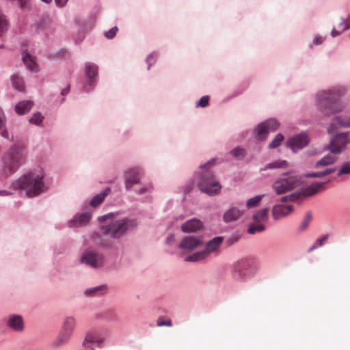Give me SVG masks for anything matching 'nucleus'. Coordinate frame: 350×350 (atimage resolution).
Masks as SVG:
<instances>
[{"label": "nucleus", "mask_w": 350, "mask_h": 350, "mask_svg": "<svg viewBox=\"0 0 350 350\" xmlns=\"http://www.w3.org/2000/svg\"><path fill=\"white\" fill-rule=\"evenodd\" d=\"M264 124L266 125V127L267 128V130L269 132H273L278 129L279 126L278 122L273 118L265 120V122H262Z\"/></svg>", "instance_id": "obj_41"}, {"label": "nucleus", "mask_w": 350, "mask_h": 350, "mask_svg": "<svg viewBox=\"0 0 350 350\" xmlns=\"http://www.w3.org/2000/svg\"><path fill=\"white\" fill-rule=\"evenodd\" d=\"M13 87L18 91H23L25 89V84L23 79L17 75H14L11 77Z\"/></svg>", "instance_id": "obj_34"}, {"label": "nucleus", "mask_w": 350, "mask_h": 350, "mask_svg": "<svg viewBox=\"0 0 350 350\" xmlns=\"http://www.w3.org/2000/svg\"><path fill=\"white\" fill-rule=\"evenodd\" d=\"M230 154L238 160H241L246 156V150L241 147H236L230 152Z\"/></svg>", "instance_id": "obj_37"}, {"label": "nucleus", "mask_w": 350, "mask_h": 350, "mask_svg": "<svg viewBox=\"0 0 350 350\" xmlns=\"http://www.w3.org/2000/svg\"><path fill=\"white\" fill-rule=\"evenodd\" d=\"M43 120V115L40 111H37L33 113L31 117L29 119V123L40 126L42 125Z\"/></svg>", "instance_id": "obj_35"}, {"label": "nucleus", "mask_w": 350, "mask_h": 350, "mask_svg": "<svg viewBox=\"0 0 350 350\" xmlns=\"http://www.w3.org/2000/svg\"><path fill=\"white\" fill-rule=\"evenodd\" d=\"M10 28V22L8 16L0 8V37L3 36Z\"/></svg>", "instance_id": "obj_28"}, {"label": "nucleus", "mask_w": 350, "mask_h": 350, "mask_svg": "<svg viewBox=\"0 0 350 350\" xmlns=\"http://www.w3.org/2000/svg\"><path fill=\"white\" fill-rule=\"evenodd\" d=\"M157 57L158 54L156 52L151 53L147 56L146 62L148 64V70H150V66L152 65V63L155 62Z\"/></svg>", "instance_id": "obj_44"}, {"label": "nucleus", "mask_w": 350, "mask_h": 350, "mask_svg": "<svg viewBox=\"0 0 350 350\" xmlns=\"http://www.w3.org/2000/svg\"><path fill=\"white\" fill-rule=\"evenodd\" d=\"M208 96H202L196 103L197 107H206L208 105Z\"/></svg>", "instance_id": "obj_46"}, {"label": "nucleus", "mask_w": 350, "mask_h": 350, "mask_svg": "<svg viewBox=\"0 0 350 350\" xmlns=\"http://www.w3.org/2000/svg\"><path fill=\"white\" fill-rule=\"evenodd\" d=\"M309 137L306 132H301L288 139L286 146L291 148L293 152L306 147L309 144Z\"/></svg>", "instance_id": "obj_11"}, {"label": "nucleus", "mask_w": 350, "mask_h": 350, "mask_svg": "<svg viewBox=\"0 0 350 350\" xmlns=\"http://www.w3.org/2000/svg\"><path fill=\"white\" fill-rule=\"evenodd\" d=\"M157 325L159 326V327H161V326H163V325H166V326L170 327V326L172 325V321L170 319H168L167 321H162L161 319H159L157 321Z\"/></svg>", "instance_id": "obj_52"}, {"label": "nucleus", "mask_w": 350, "mask_h": 350, "mask_svg": "<svg viewBox=\"0 0 350 350\" xmlns=\"http://www.w3.org/2000/svg\"><path fill=\"white\" fill-rule=\"evenodd\" d=\"M224 240V238L222 237H213L211 241H223Z\"/></svg>", "instance_id": "obj_64"}, {"label": "nucleus", "mask_w": 350, "mask_h": 350, "mask_svg": "<svg viewBox=\"0 0 350 350\" xmlns=\"http://www.w3.org/2000/svg\"><path fill=\"white\" fill-rule=\"evenodd\" d=\"M328 182L329 180L327 182H314L305 188H301L289 195L282 196L280 198V202H294L301 197L312 196L322 189Z\"/></svg>", "instance_id": "obj_8"}, {"label": "nucleus", "mask_w": 350, "mask_h": 350, "mask_svg": "<svg viewBox=\"0 0 350 350\" xmlns=\"http://www.w3.org/2000/svg\"><path fill=\"white\" fill-rule=\"evenodd\" d=\"M44 173L42 168L34 169L12 182L14 190L24 189L29 197H34L46 190L43 179Z\"/></svg>", "instance_id": "obj_3"}, {"label": "nucleus", "mask_w": 350, "mask_h": 350, "mask_svg": "<svg viewBox=\"0 0 350 350\" xmlns=\"http://www.w3.org/2000/svg\"><path fill=\"white\" fill-rule=\"evenodd\" d=\"M268 211L267 208H264L258 211L256 213L253 215V219L257 223L260 224L262 222H266L268 219Z\"/></svg>", "instance_id": "obj_32"}, {"label": "nucleus", "mask_w": 350, "mask_h": 350, "mask_svg": "<svg viewBox=\"0 0 350 350\" xmlns=\"http://www.w3.org/2000/svg\"><path fill=\"white\" fill-rule=\"evenodd\" d=\"M293 211L292 205H274L272 208V215L275 219H280L285 216H287Z\"/></svg>", "instance_id": "obj_16"}, {"label": "nucleus", "mask_w": 350, "mask_h": 350, "mask_svg": "<svg viewBox=\"0 0 350 350\" xmlns=\"http://www.w3.org/2000/svg\"><path fill=\"white\" fill-rule=\"evenodd\" d=\"M118 212H110L98 217L100 224L99 232L111 239H120L126 233L137 228L139 221L137 219L124 218L113 221Z\"/></svg>", "instance_id": "obj_2"}, {"label": "nucleus", "mask_w": 350, "mask_h": 350, "mask_svg": "<svg viewBox=\"0 0 350 350\" xmlns=\"http://www.w3.org/2000/svg\"><path fill=\"white\" fill-rule=\"evenodd\" d=\"M96 340V334L88 333L86 334L82 343L81 350H94L93 345Z\"/></svg>", "instance_id": "obj_30"}, {"label": "nucleus", "mask_w": 350, "mask_h": 350, "mask_svg": "<svg viewBox=\"0 0 350 350\" xmlns=\"http://www.w3.org/2000/svg\"><path fill=\"white\" fill-rule=\"evenodd\" d=\"M204 228L203 222L196 217L190 219L181 225V230L185 233H195Z\"/></svg>", "instance_id": "obj_15"}, {"label": "nucleus", "mask_w": 350, "mask_h": 350, "mask_svg": "<svg viewBox=\"0 0 350 350\" xmlns=\"http://www.w3.org/2000/svg\"><path fill=\"white\" fill-rule=\"evenodd\" d=\"M312 217L311 213L308 212L305 215L304 219H302V221L299 225V230H306L308 227L309 224L312 220Z\"/></svg>", "instance_id": "obj_42"}, {"label": "nucleus", "mask_w": 350, "mask_h": 350, "mask_svg": "<svg viewBox=\"0 0 350 350\" xmlns=\"http://www.w3.org/2000/svg\"><path fill=\"white\" fill-rule=\"evenodd\" d=\"M342 174H350V161L342 164L340 170L337 172V176Z\"/></svg>", "instance_id": "obj_43"}, {"label": "nucleus", "mask_w": 350, "mask_h": 350, "mask_svg": "<svg viewBox=\"0 0 350 350\" xmlns=\"http://www.w3.org/2000/svg\"><path fill=\"white\" fill-rule=\"evenodd\" d=\"M215 159L213 158V159H210L209 161H208L207 162H206L205 163L200 165V168H201V169L208 168L211 166H213L215 165Z\"/></svg>", "instance_id": "obj_50"}, {"label": "nucleus", "mask_w": 350, "mask_h": 350, "mask_svg": "<svg viewBox=\"0 0 350 350\" xmlns=\"http://www.w3.org/2000/svg\"><path fill=\"white\" fill-rule=\"evenodd\" d=\"M182 241H198V239H196L194 237H185Z\"/></svg>", "instance_id": "obj_63"}, {"label": "nucleus", "mask_w": 350, "mask_h": 350, "mask_svg": "<svg viewBox=\"0 0 350 350\" xmlns=\"http://www.w3.org/2000/svg\"><path fill=\"white\" fill-rule=\"evenodd\" d=\"M336 121L340 123L343 127H349L350 128V117L348 118L347 120L345 121V122H342V121H340V117H336Z\"/></svg>", "instance_id": "obj_56"}, {"label": "nucleus", "mask_w": 350, "mask_h": 350, "mask_svg": "<svg viewBox=\"0 0 350 350\" xmlns=\"http://www.w3.org/2000/svg\"><path fill=\"white\" fill-rule=\"evenodd\" d=\"M286 180L288 181V186L290 191L301 186L303 183L301 177L297 175L290 176L286 178Z\"/></svg>", "instance_id": "obj_31"}, {"label": "nucleus", "mask_w": 350, "mask_h": 350, "mask_svg": "<svg viewBox=\"0 0 350 350\" xmlns=\"http://www.w3.org/2000/svg\"><path fill=\"white\" fill-rule=\"evenodd\" d=\"M336 171V168H327L325 170L316 172H310L305 175L308 178H322L327 175H329Z\"/></svg>", "instance_id": "obj_33"}, {"label": "nucleus", "mask_w": 350, "mask_h": 350, "mask_svg": "<svg viewBox=\"0 0 350 350\" xmlns=\"http://www.w3.org/2000/svg\"><path fill=\"white\" fill-rule=\"evenodd\" d=\"M349 143L350 131L336 133L330 139L326 149L333 154H340Z\"/></svg>", "instance_id": "obj_9"}, {"label": "nucleus", "mask_w": 350, "mask_h": 350, "mask_svg": "<svg viewBox=\"0 0 350 350\" xmlns=\"http://www.w3.org/2000/svg\"><path fill=\"white\" fill-rule=\"evenodd\" d=\"M336 158L329 154H327L317 161L314 164V168H321L334 164Z\"/></svg>", "instance_id": "obj_27"}, {"label": "nucleus", "mask_w": 350, "mask_h": 350, "mask_svg": "<svg viewBox=\"0 0 350 350\" xmlns=\"http://www.w3.org/2000/svg\"><path fill=\"white\" fill-rule=\"evenodd\" d=\"M142 173V169L139 167H131L125 171L124 184L127 191L131 190L133 185L140 183Z\"/></svg>", "instance_id": "obj_12"}, {"label": "nucleus", "mask_w": 350, "mask_h": 350, "mask_svg": "<svg viewBox=\"0 0 350 350\" xmlns=\"http://www.w3.org/2000/svg\"><path fill=\"white\" fill-rule=\"evenodd\" d=\"M347 92V87L340 84L318 92L315 98L317 109L325 116L341 111L343 105L340 98L346 94Z\"/></svg>", "instance_id": "obj_1"}, {"label": "nucleus", "mask_w": 350, "mask_h": 350, "mask_svg": "<svg viewBox=\"0 0 350 350\" xmlns=\"http://www.w3.org/2000/svg\"><path fill=\"white\" fill-rule=\"evenodd\" d=\"M22 59L26 68L29 70L34 72H36L39 70L38 66L34 61L33 57L29 55V53L24 52L23 53Z\"/></svg>", "instance_id": "obj_23"}, {"label": "nucleus", "mask_w": 350, "mask_h": 350, "mask_svg": "<svg viewBox=\"0 0 350 350\" xmlns=\"http://www.w3.org/2000/svg\"><path fill=\"white\" fill-rule=\"evenodd\" d=\"M111 190L109 187H106L105 189L101 191L98 194L94 196L90 201V205L92 207H96L100 205L105 200L106 196L109 195Z\"/></svg>", "instance_id": "obj_19"}, {"label": "nucleus", "mask_w": 350, "mask_h": 350, "mask_svg": "<svg viewBox=\"0 0 350 350\" xmlns=\"http://www.w3.org/2000/svg\"><path fill=\"white\" fill-rule=\"evenodd\" d=\"M107 290L106 286H98L96 287L88 288L85 291V293L86 295H96L99 294H103Z\"/></svg>", "instance_id": "obj_38"}, {"label": "nucleus", "mask_w": 350, "mask_h": 350, "mask_svg": "<svg viewBox=\"0 0 350 350\" xmlns=\"http://www.w3.org/2000/svg\"><path fill=\"white\" fill-rule=\"evenodd\" d=\"M233 276L238 280L245 281L253 277L257 272V265L252 259L242 258L231 265Z\"/></svg>", "instance_id": "obj_6"}, {"label": "nucleus", "mask_w": 350, "mask_h": 350, "mask_svg": "<svg viewBox=\"0 0 350 350\" xmlns=\"http://www.w3.org/2000/svg\"><path fill=\"white\" fill-rule=\"evenodd\" d=\"M346 21L345 18H341V22L338 24V27L342 29V28L345 26Z\"/></svg>", "instance_id": "obj_62"}, {"label": "nucleus", "mask_w": 350, "mask_h": 350, "mask_svg": "<svg viewBox=\"0 0 350 350\" xmlns=\"http://www.w3.org/2000/svg\"><path fill=\"white\" fill-rule=\"evenodd\" d=\"M150 190H151V187H142L136 193L137 194L142 195V194L145 193L146 192L150 191Z\"/></svg>", "instance_id": "obj_58"}, {"label": "nucleus", "mask_w": 350, "mask_h": 350, "mask_svg": "<svg viewBox=\"0 0 350 350\" xmlns=\"http://www.w3.org/2000/svg\"><path fill=\"white\" fill-rule=\"evenodd\" d=\"M72 334V333L71 332L62 327L58 337L54 342L55 345L59 347L66 344L69 341Z\"/></svg>", "instance_id": "obj_25"}, {"label": "nucleus", "mask_w": 350, "mask_h": 350, "mask_svg": "<svg viewBox=\"0 0 350 350\" xmlns=\"http://www.w3.org/2000/svg\"><path fill=\"white\" fill-rule=\"evenodd\" d=\"M84 72L88 81L83 86V90L86 92H90L95 88L97 84L96 78L98 74V67L94 63L87 62L85 64Z\"/></svg>", "instance_id": "obj_10"}, {"label": "nucleus", "mask_w": 350, "mask_h": 350, "mask_svg": "<svg viewBox=\"0 0 350 350\" xmlns=\"http://www.w3.org/2000/svg\"><path fill=\"white\" fill-rule=\"evenodd\" d=\"M262 195H257L250 198L246 203L247 207L251 208L257 206L262 200Z\"/></svg>", "instance_id": "obj_40"}, {"label": "nucleus", "mask_w": 350, "mask_h": 350, "mask_svg": "<svg viewBox=\"0 0 350 350\" xmlns=\"http://www.w3.org/2000/svg\"><path fill=\"white\" fill-rule=\"evenodd\" d=\"M324 40L325 38L320 36H317L313 39L312 44L315 45H319L322 44L324 42Z\"/></svg>", "instance_id": "obj_55"}, {"label": "nucleus", "mask_w": 350, "mask_h": 350, "mask_svg": "<svg viewBox=\"0 0 350 350\" xmlns=\"http://www.w3.org/2000/svg\"><path fill=\"white\" fill-rule=\"evenodd\" d=\"M70 91V85L68 84L66 88H64L61 94L62 96H66Z\"/></svg>", "instance_id": "obj_60"}, {"label": "nucleus", "mask_w": 350, "mask_h": 350, "mask_svg": "<svg viewBox=\"0 0 350 350\" xmlns=\"http://www.w3.org/2000/svg\"><path fill=\"white\" fill-rule=\"evenodd\" d=\"M81 261L93 268H98L103 265V256L96 252L86 250L82 255Z\"/></svg>", "instance_id": "obj_13"}, {"label": "nucleus", "mask_w": 350, "mask_h": 350, "mask_svg": "<svg viewBox=\"0 0 350 350\" xmlns=\"http://www.w3.org/2000/svg\"><path fill=\"white\" fill-rule=\"evenodd\" d=\"M6 118L5 113L1 108H0V135L4 139L13 141L14 138L12 136L11 139H10L9 133L7 130L6 125Z\"/></svg>", "instance_id": "obj_24"}, {"label": "nucleus", "mask_w": 350, "mask_h": 350, "mask_svg": "<svg viewBox=\"0 0 350 350\" xmlns=\"http://www.w3.org/2000/svg\"><path fill=\"white\" fill-rule=\"evenodd\" d=\"M8 325L16 332H21L23 329V321L21 316L13 315L8 321Z\"/></svg>", "instance_id": "obj_20"}, {"label": "nucleus", "mask_w": 350, "mask_h": 350, "mask_svg": "<svg viewBox=\"0 0 350 350\" xmlns=\"http://www.w3.org/2000/svg\"><path fill=\"white\" fill-rule=\"evenodd\" d=\"M346 24L345 26H344L342 28V31H345L348 29H350V14L347 16V18H345Z\"/></svg>", "instance_id": "obj_57"}, {"label": "nucleus", "mask_w": 350, "mask_h": 350, "mask_svg": "<svg viewBox=\"0 0 350 350\" xmlns=\"http://www.w3.org/2000/svg\"><path fill=\"white\" fill-rule=\"evenodd\" d=\"M16 190H14L12 187V183L10 185V190H0V196H11L14 193Z\"/></svg>", "instance_id": "obj_49"}, {"label": "nucleus", "mask_w": 350, "mask_h": 350, "mask_svg": "<svg viewBox=\"0 0 350 350\" xmlns=\"http://www.w3.org/2000/svg\"><path fill=\"white\" fill-rule=\"evenodd\" d=\"M55 5L57 8H62L65 7L68 1V0H54Z\"/></svg>", "instance_id": "obj_54"}, {"label": "nucleus", "mask_w": 350, "mask_h": 350, "mask_svg": "<svg viewBox=\"0 0 350 350\" xmlns=\"http://www.w3.org/2000/svg\"><path fill=\"white\" fill-rule=\"evenodd\" d=\"M342 32L343 31H342V29L340 31H338L335 28H333L331 31V36H332V37L335 38V37L339 36Z\"/></svg>", "instance_id": "obj_59"}, {"label": "nucleus", "mask_w": 350, "mask_h": 350, "mask_svg": "<svg viewBox=\"0 0 350 350\" xmlns=\"http://www.w3.org/2000/svg\"><path fill=\"white\" fill-rule=\"evenodd\" d=\"M26 153L21 146L12 145L0 158V180L16 172L24 163Z\"/></svg>", "instance_id": "obj_4"}, {"label": "nucleus", "mask_w": 350, "mask_h": 350, "mask_svg": "<svg viewBox=\"0 0 350 350\" xmlns=\"http://www.w3.org/2000/svg\"><path fill=\"white\" fill-rule=\"evenodd\" d=\"M104 341V339L102 338H99L96 335V340H94V344L100 345L103 343Z\"/></svg>", "instance_id": "obj_61"}, {"label": "nucleus", "mask_w": 350, "mask_h": 350, "mask_svg": "<svg viewBox=\"0 0 350 350\" xmlns=\"http://www.w3.org/2000/svg\"><path fill=\"white\" fill-rule=\"evenodd\" d=\"M118 31V27H113L111 28L109 31L105 32V36L108 39H112L113 38Z\"/></svg>", "instance_id": "obj_48"}, {"label": "nucleus", "mask_w": 350, "mask_h": 350, "mask_svg": "<svg viewBox=\"0 0 350 350\" xmlns=\"http://www.w3.org/2000/svg\"><path fill=\"white\" fill-rule=\"evenodd\" d=\"M265 226L262 224H258L256 226H251L247 229L249 234H254L256 232H261L264 230Z\"/></svg>", "instance_id": "obj_45"}, {"label": "nucleus", "mask_w": 350, "mask_h": 350, "mask_svg": "<svg viewBox=\"0 0 350 350\" xmlns=\"http://www.w3.org/2000/svg\"><path fill=\"white\" fill-rule=\"evenodd\" d=\"M75 319L72 317H68L65 319L63 323L62 328L68 331H70L72 333L75 329Z\"/></svg>", "instance_id": "obj_36"}, {"label": "nucleus", "mask_w": 350, "mask_h": 350, "mask_svg": "<svg viewBox=\"0 0 350 350\" xmlns=\"http://www.w3.org/2000/svg\"><path fill=\"white\" fill-rule=\"evenodd\" d=\"M328 239H336V234L334 232H329L319 237L317 241H326Z\"/></svg>", "instance_id": "obj_47"}, {"label": "nucleus", "mask_w": 350, "mask_h": 350, "mask_svg": "<svg viewBox=\"0 0 350 350\" xmlns=\"http://www.w3.org/2000/svg\"><path fill=\"white\" fill-rule=\"evenodd\" d=\"M33 106L31 100H22L18 102L14 107L15 112L19 115H25L30 111Z\"/></svg>", "instance_id": "obj_18"}, {"label": "nucleus", "mask_w": 350, "mask_h": 350, "mask_svg": "<svg viewBox=\"0 0 350 350\" xmlns=\"http://www.w3.org/2000/svg\"><path fill=\"white\" fill-rule=\"evenodd\" d=\"M91 218L90 212L78 213L68 221L66 225L70 228H83L88 226Z\"/></svg>", "instance_id": "obj_14"}, {"label": "nucleus", "mask_w": 350, "mask_h": 350, "mask_svg": "<svg viewBox=\"0 0 350 350\" xmlns=\"http://www.w3.org/2000/svg\"><path fill=\"white\" fill-rule=\"evenodd\" d=\"M194 183L193 181L186 184L184 187V193L186 195L189 193L193 188Z\"/></svg>", "instance_id": "obj_53"}, {"label": "nucleus", "mask_w": 350, "mask_h": 350, "mask_svg": "<svg viewBox=\"0 0 350 350\" xmlns=\"http://www.w3.org/2000/svg\"><path fill=\"white\" fill-rule=\"evenodd\" d=\"M288 163L286 160L278 159L267 164L264 167L260 170V172L267 170L282 169L286 168Z\"/></svg>", "instance_id": "obj_29"}, {"label": "nucleus", "mask_w": 350, "mask_h": 350, "mask_svg": "<svg viewBox=\"0 0 350 350\" xmlns=\"http://www.w3.org/2000/svg\"><path fill=\"white\" fill-rule=\"evenodd\" d=\"M284 137L282 133H278L273 139L269 143L268 147L270 149H273L279 147L284 140Z\"/></svg>", "instance_id": "obj_39"}, {"label": "nucleus", "mask_w": 350, "mask_h": 350, "mask_svg": "<svg viewBox=\"0 0 350 350\" xmlns=\"http://www.w3.org/2000/svg\"><path fill=\"white\" fill-rule=\"evenodd\" d=\"M198 186L202 192L209 196L219 194L221 189V185L211 171H204L200 174Z\"/></svg>", "instance_id": "obj_7"}, {"label": "nucleus", "mask_w": 350, "mask_h": 350, "mask_svg": "<svg viewBox=\"0 0 350 350\" xmlns=\"http://www.w3.org/2000/svg\"><path fill=\"white\" fill-rule=\"evenodd\" d=\"M49 25V21L44 18H40L38 22L31 26L32 29L37 33L46 34V29Z\"/></svg>", "instance_id": "obj_26"}, {"label": "nucleus", "mask_w": 350, "mask_h": 350, "mask_svg": "<svg viewBox=\"0 0 350 350\" xmlns=\"http://www.w3.org/2000/svg\"><path fill=\"white\" fill-rule=\"evenodd\" d=\"M21 9H27L29 7V0H17Z\"/></svg>", "instance_id": "obj_51"}, {"label": "nucleus", "mask_w": 350, "mask_h": 350, "mask_svg": "<svg viewBox=\"0 0 350 350\" xmlns=\"http://www.w3.org/2000/svg\"><path fill=\"white\" fill-rule=\"evenodd\" d=\"M269 132L263 122L258 124L254 131L255 138L258 141H264L266 139Z\"/></svg>", "instance_id": "obj_22"}, {"label": "nucleus", "mask_w": 350, "mask_h": 350, "mask_svg": "<svg viewBox=\"0 0 350 350\" xmlns=\"http://www.w3.org/2000/svg\"><path fill=\"white\" fill-rule=\"evenodd\" d=\"M221 242H180L179 247L188 251L196 250L187 256L185 260L196 262L205 258L209 254L217 252Z\"/></svg>", "instance_id": "obj_5"}, {"label": "nucleus", "mask_w": 350, "mask_h": 350, "mask_svg": "<svg viewBox=\"0 0 350 350\" xmlns=\"http://www.w3.org/2000/svg\"><path fill=\"white\" fill-rule=\"evenodd\" d=\"M241 215V211L238 208L232 206L224 212L222 219L224 223L229 224L238 220Z\"/></svg>", "instance_id": "obj_17"}, {"label": "nucleus", "mask_w": 350, "mask_h": 350, "mask_svg": "<svg viewBox=\"0 0 350 350\" xmlns=\"http://www.w3.org/2000/svg\"><path fill=\"white\" fill-rule=\"evenodd\" d=\"M272 187L275 192L278 195L290 191L286 178H279L275 180Z\"/></svg>", "instance_id": "obj_21"}]
</instances>
